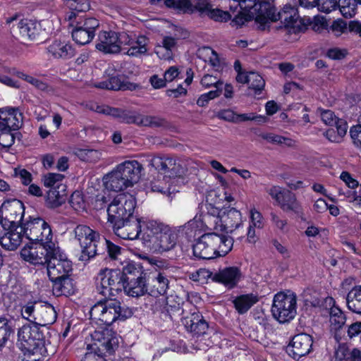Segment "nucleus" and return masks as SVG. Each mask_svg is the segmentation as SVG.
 Here are the masks:
<instances>
[{"mask_svg": "<svg viewBox=\"0 0 361 361\" xmlns=\"http://www.w3.org/2000/svg\"><path fill=\"white\" fill-rule=\"evenodd\" d=\"M270 216L271 221L274 226L283 233L286 232L287 220L286 219H281L279 216L274 212H271Z\"/></svg>", "mask_w": 361, "mask_h": 361, "instance_id": "bf43d9fd", "label": "nucleus"}, {"mask_svg": "<svg viewBox=\"0 0 361 361\" xmlns=\"http://www.w3.org/2000/svg\"><path fill=\"white\" fill-rule=\"evenodd\" d=\"M47 274L49 279H57L66 275L70 274L73 271V265L66 255L63 253L59 247L55 245L51 248L49 255H48Z\"/></svg>", "mask_w": 361, "mask_h": 361, "instance_id": "f8f14e48", "label": "nucleus"}, {"mask_svg": "<svg viewBox=\"0 0 361 361\" xmlns=\"http://www.w3.org/2000/svg\"><path fill=\"white\" fill-rule=\"evenodd\" d=\"M261 12L265 13L266 24L269 20L272 22L280 20L284 26L290 27L299 18L297 8L290 4L285 5L281 11L276 13V8L270 3H265L261 6Z\"/></svg>", "mask_w": 361, "mask_h": 361, "instance_id": "2eb2a0df", "label": "nucleus"}, {"mask_svg": "<svg viewBox=\"0 0 361 361\" xmlns=\"http://www.w3.org/2000/svg\"><path fill=\"white\" fill-rule=\"evenodd\" d=\"M118 33L113 31L101 32L96 48L105 54H116L120 51Z\"/></svg>", "mask_w": 361, "mask_h": 361, "instance_id": "c85d7f7f", "label": "nucleus"}, {"mask_svg": "<svg viewBox=\"0 0 361 361\" xmlns=\"http://www.w3.org/2000/svg\"><path fill=\"white\" fill-rule=\"evenodd\" d=\"M185 307H189V312L183 318V323L187 330L197 336L206 334L209 328L208 323L198 312L197 307L188 302Z\"/></svg>", "mask_w": 361, "mask_h": 361, "instance_id": "aec40b11", "label": "nucleus"}, {"mask_svg": "<svg viewBox=\"0 0 361 361\" xmlns=\"http://www.w3.org/2000/svg\"><path fill=\"white\" fill-rule=\"evenodd\" d=\"M154 52L159 59L169 60L173 58L172 50H169L161 45H157L154 48Z\"/></svg>", "mask_w": 361, "mask_h": 361, "instance_id": "0e129e2a", "label": "nucleus"}, {"mask_svg": "<svg viewBox=\"0 0 361 361\" xmlns=\"http://www.w3.org/2000/svg\"><path fill=\"white\" fill-rule=\"evenodd\" d=\"M69 202L71 207L76 211H82L85 208V202L80 191L73 192L70 197Z\"/></svg>", "mask_w": 361, "mask_h": 361, "instance_id": "603ef678", "label": "nucleus"}, {"mask_svg": "<svg viewBox=\"0 0 361 361\" xmlns=\"http://www.w3.org/2000/svg\"><path fill=\"white\" fill-rule=\"evenodd\" d=\"M193 5L190 0H165V5L169 7L181 11L183 13H193L195 11L202 15L207 8L211 5L209 0H195Z\"/></svg>", "mask_w": 361, "mask_h": 361, "instance_id": "a878e982", "label": "nucleus"}, {"mask_svg": "<svg viewBox=\"0 0 361 361\" xmlns=\"http://www.w3.org/2000/svg\"><path fill=\"white\" fill-rule=\"evenodd\" d=\"M36 317L35 324L47 326L52 324L56 321L57 312L52 305L48 302H39L36 310Z\"/></svg>", "mask_w": 361, "mask_h": 361, "instance_id": "72a5a7b5", "label": "nucleus"}, {"mask_svg": "<svg viewBox=\"0 0 361 361\" xmlns=\"http://www.w3.org/2000/svg\"><path fill=\"white\" fill-rule=\"evenodd\" d=\"M47 53L54 59L68 60L75 55L76 51L71 44L55 40L47 47Z\"/></svg>", "mask_w": 361, "mask_h": 361, "instance_id": "bb28decb", "label": "nucleus"}, {"mask_svg": "<svg viewBox=\"0 0 361 361\" xmlns=\"http://www.w3.org/2000/svg\"><path fill=\"white\" fill-rule=\"evenodd\" d=\"M142 267L135 262H128L121 271V276L126 286V294L132 297L143 295L142 284L147 276Z\"/></svg>", "mask_w": 361, "mask_h": 361, "instance_id": "6e6552de", "label": "nucleus"}, {"mask_svg": "<svg viewBox=\"0 0 361 361\" xmlns=\"http://www.w3.org/2000/svg\"><path fill=\"white\" fill-rule=\"evenodd\" d=\"M52 282V291L54 295L69 296L75 293L76 287L74 281L70 274L60 276L57 279H49Z\"/></svg>", "mask_w": 361, "mask_h": 361, "instance_id": "2f4dec72", "label": "nucleus"}, {"mask_svg": "<svg viewBox=\"0 0 361 361\" xmlns=\"http://www.w3.org/2000/svg\"><path fill=\"white\" fill-rule=\"evenodd\" d=\"M13 36L18 40L32 39L37 34L36 24L27 19L20 20L16 25L11 27Z\"/></svg>", "mask_w": 361, "mask_h": 361, "instance_id": "cd10ccee", "label": "nucleus"}, {"mask_svg": "<svg viewBox=\"0 0 361 361\" xmlns=\"http://www.w3.org/2000/svg\"><path fill=\"white\" fill-rule=\"evenodd\" d=\"M221 230L232 233L242 224L241 213L235 208H230L221 216Z\"/></svg>", "mask_w": 361, "mask_h": 361, "instance_id": "473e14b6", "label": "nucleus"}, {"mask_svg": "<svg viewBox=\"0 0 361 361\" xmlns=\"http://www.w3.org/2000/svg\"><path fill=\"white\" fill-rule=\"evenodd\" d=\"M312 337L307 334L295 335L286 348L287 354L295 360L308 355L312 348Z\"/></svg>", "mask_w": 361, "mask_h": 361, "instance_id": "412c9836", "label": "nucleus"}, {"mask_svg": "<svg viewBox=\"0 0 361 361\" xmlns=\"http://www.w3.org/2000/svg\"><path fill=\"white\" fill-rule=\"evenodd\" d=\"M25 213L23 202L17 199L5 201L0 206V225L2 228L18 227L23 225Z\"/></svg>", "mask_w": 361, "mask_h": 361, "instance_id": "9b49d317", "label": "nucleus"}, {"mask_svg": "<svg viewBox=\"0 0 361 361\" xmlns=\"http://www.w3.org/2000/svg\"><path fill=\"white\" fill-rule=\"evenodd\" d=\"M104 305H106V300L97 302L90 310V314L92 319L98 320L102 322V319L104 310Z\"/></svg>", "mask_w": 361, "mask_h": 361, "instance_id": "864d4df0", "label": "nucleus"}, {"mask_svg": "<svg viewBox=\"0 0 361 361\" xmlns=\"http://www.w3.org/2000/svg\"><path fill=\"white\" fill-rule=\"evenodd\" d=\"M116 168L125 178L124 180L130 187L139 181L143 170L142 165L137 160L125 161L118 164Z\"/></svg>", "mask_w": 361, "mask_h": 361, "instance_id": "393cba45", "label": "nucleus"}, {"mask_svg": "<svg viewBox=\"0 0 361 361\" xmlns=\"http://www.w3.org/2000/svg\"><path fill=\"white\" fill-rule=\"evenodd\" d=\"M15 175L20 179L21 183L25 185H28L32 180V174L24 169H15Z\"/></svg>", "mask_w": 361, "mask_h": 361, "instance_id": "13d9d810", "label": "nucleus"}, {"mask_svg": "<svg viewBox=\"0 0 361 361\" xmlns=\"http://www.w3.org/2000/svg\"><path fill=\"white\" fill-rule=\"evenodd\" d=\"M140 115V114L137 111L124 109L122 123L127 124H135L138 126Z\"/></svg>", "mask_w": 361, "mask_h": 361, "instance_id": "6e6d98bb", "label": "nucleus"}, {"mask_svg": "<svg viewBox=\"0 0 361 361\" xmlns=\"http://www.w3.org/2000/svg\"><path fill=\"white\" fill-rule=\"evenodd\" d=\"M197 274L204 279H211L212 281L222 283L229 289L235 287L242 276L240 269L237 267H226L216 273L201 269Z\"/></svg>", "mask_w": 361, "mask_h": 361, "instance_id": "dca6fc26", "label": "nucleus"}, {"mask_svg": "<svg viewBox=\"0 0 361 361\" xmlns=\"http://www.w3.org/2000/svg\"><path fill=\"white\" fill-rule=\"evenodd\" d=\"M202 15L207 16L211 19L216 21L226 22L231 18V15L228 12L224 11L218 8L212 9L211 5L207 8V11H205Z\"/></svg>", "mask_w": 361, "mask_h": 361, "instance_id": "09e8293b", "label": "nucleus"}, {"mask_svg": "<svg viewBox=\"0 0 361 361\" xmlns=\"http://www.w3.org/2000/svg\"><path fill=\"white\" fill-rule=\"evenodd\" d=\"M39 302L30 301L25 305L21 309L22 317L30 322L35 324L36 322V310Z\"/></svg>", "mask_w": 361, "mask_h": 361, "instance_id": "49530a36", "label": "nucleus"}, {"mask_svg": "<svg viewBox=\"0 0 361 361\" xmlns=\"http://www.w3.org/2000/svg\"><path fill=\"white\" fill-rule=\"evenodd\" d=\"M4 233L0 235L1 246L9 251L16 250L20 245L22 241L23 232L20 230V226L3 228Z\"/></svg>", "mask_w": 361, "mask_h": 361, "instance_id": "c756f323", "label": "nucleus"}, {"mask_svg": "<svg viewBox=\"0 0 361 361\" xmlns=\"http://www.w3.org/2000/svg\"><path fill=\"white\" fill-rule=\"evenodd\" d=\"M150 165L160 173L169 178L180 176L183 169L180 163L173 157L156 156L151 159Z\"/></svg>", "mask_w": 361, "mask_h": 361, "instance_id": "4be33fe9", "label": "nucleus"}, {"mask_svg": "<svg viewBox=\"0 0 361 361\" xmlns=\"http://www.w3.org/2000/svg\"><path fill=\"white\" fill-rule=\"evenodd\" d=\"M349 354L350 353L345 345H339L335 353V359L336 361H347Z\"/></svg>", "mask_w": 361, "mask_h": 361, "instance_id": "338daca9", "label": "nucleus"}, {"mask_svg": "<svg viewBox=\"0 0 361 361\" xmlns=\"http://www.w3.org/2000/svg\"><path fill=\"white\" fill-rule=\"evenodd\" d=\"M104 240L106 245V249L109 257L114 259H116L117 256L121 254V247L114 244L106 239H104Z\"/></svg>", "mask_w": 361, "mask_h": 361, "instance_id": "e2e57ef3", "label": "nucleus"}, {"mask_svg": "<svg viewBox=\"0 0 361 361\" xmlns=\"http://www.w3.org/2000/svg\"><path fill=\"white\" fill-rule=\"evenodd\" d=\"M17 336V344L30 361H40L49 355L45 337L37 326L23 325L18 329Z\"/></svg>", "mask_w": 361, "mask_h": 361, "instance_id": "7ed1b4c3", "label": "nucleus"}, {"mask_svg": "<svg viewBox=\"0 0 361 361\" xmlns=\"http://www.w3.org/2000/svg\"><path fill=\"white\" fill-rule=\"evenodd\" d=\"M347 54L345 49H340L338 48L330 49L327 51V56L331 59L340 60L343 59Z\"/></svg>", "mask_w": 361, "mask_h": 361, "instance_id": "774afa93", "label": "nucleus"}, {"mask_svg": "<svg viewBox=\"0 0 361 361\" xmlns=\"http://www.w3.org/2000/svg\"><path fill=\"white\" fill-rule=\"evenodd\" d=\"M21 136L20 132L0 128V146L8 149L14 144L16 139L20 140Z\"/></svg>", "mask_w": 361, "mask_h": 361, "instance_id": "79ce46f5", "label": "nucleus"}, {"mask_svg": "<svg viewBox=\"0 0 361 361\" xmlns=\"http://www.w3.org/2000/svg\"><path fill=\"white\" fill-rule=\"evenodd\" d=\"M124 179L125 178L122 176V174L115 168L104 176L102 180L106 190L120 192L130 187Z\"/></svg>", "mask_w": 361, "mask_h": 361, "instance_id": "f704fd0d", "label": "nucleus"}, {"mask_svg": "<svg viewBox=\"0 0 361 361\" xmlns=\"http://www.w3.org/2000/svg\"><path fill=\"white\" fill-rule=\"evenodd\" d=\"M133 315V311L116 299L106 300L102 322L107 326L121 320L124 321Z\"/></svg>", "mask_w": 361, "mask_h": 361, "instance_id": "a211bd4d", "label": "nucleus"}, {"mask_svg": "<svg viewBox=\"0 0 361 361\" xmlns=\"http://www.w3.org/2000/svg\"><path fill=\"white\" fill-rule=\"evenodd\" d=\"M122 80L118 76H112L94 85L97 88L109 90H120Z\"/></svg>", "mask_w": 361, "mask_h": 361, "instance_id": "de8ad7c7", "label": "nucleus"}, {"mask_svg": "<svg viewBox=\"0 0 361 361\" xmlns=\"http://www.w3.org/2000/svg\"><path fill=\"white\" fill-rule=\"evenodd\" d=\"M258 301L259 297L257 294L249 293L235 297L233 300V303L236 311L239 314H243Z\"/></svg>", "mask_w": 361, "mask_h": 361, "instance_id": "e433bc0d", "label": "nucleus"}, {"mask_svg": "<svg viewBox=\"0 0 361 361\" xmlns=\"http://www.w3.org/2000/svg\"><path fill=\"white\" fill-rule=\"evenodd\" d=\"M320 116L322 121L329 126H334L336 121L338 120V117L335 115L334 112L331 110H321Z\"/></svg>", "mask_w": 361, "mask_h": 361, "instance_id": "4d7b16f0", "label": "nucleus"}, {"mask_svg": "<svg viewBox=\"0 0 361 361\" xmlns=\"http://www.w3.org/2000/svg\"><path fill=\"white\" fill-rule=\"evenodd\" d=\"M20 230L31 242L47 245L48 249L55 245L52 242L53 233L49 224L40 217L34 218L20 225Z\"/></svg>", "mask_w": 361, "mask_h": 361, "instance_id": "423d86ee", "label": "nucleus"}, {"mask_svg": "<svg viewBox=\"0 0 361 361\" xmlns=\"http://www.w3.org/2000/svg\"><path fill=\"white\" fill-rule=\"evenodd\" d=\"M148 42L149 39L143 35L138 36L136 39H133V42H131L132 44H130L127 51V54L132 56H138L146 54Z\"/></svg>", "mask_w": 361, "mask_h": 361, "instance_id": "a19ab883", "label": "nucleus"}, {"mask_svg": "<svg viewBox=\"0 0 361 361\" xmlns=\"http://www.w3.org/2000/svg\"><path fill=\"white\" fill-rule=\"evenodd\" d=\"M297 298L294 294L280 292L273 299L271 313L275 319L285 323L293 319L296 315Z\"/></svg>", "mask_w": 361, "mask_h": 361, "instance_id": "9d476101", "label": "nucleus"}, {"mask_svg": "<svg viewBox=\"0 0 361 361\" xmlns=\"http://www.w3.org/2000/svg\"><path fill=\"white\" fill-rule=\"evenodd\" d=\"M259 137L271 144L284 145L287 147H293L295 145V141L292 139L271 133H261Z\"/></svg>", "mask_w": 361, "mask_h": 361, "instance_id": "37998d69", "label": "nucleus"}, {"mask_svg": "<svg viewBox=\"0 0 361 361\" xmlns=\"http://www.w3.org/2000/svg\"><path fill=\"white\" fill-rule=\"evenodd\" d=\"M252 226L258 228L263 227L262 216L259 212L255 209L250 210V224Z\"/></svg>", "mask_w": 361, "mask_h": 361, "instance_id": "052dcab7", "label": "nucleus"}, {"mask_svg": "<svg viewBox=\"0 0 361 361\" xmlns=\"http://www.w3.org/2000/svg\"><path fill=\"white\" fill-rule=\"evenodd\" d=\"M201 84L205 87H210L214 86L218 87L222 85L223 82H220L217 78L211 75H205L201 80Z\"/></svg>", "mask_w": 361, "mask_h": 361, "instance_id": "680f3d73", "label": "nucleus"}, {"mask_svg": "<svg viewBox=\"0 0 361 361\" xmlns=\"http://www.w3.org/2000/svg\"><path fill=\"white\" fill-rule=\"evenodd\" d=\"M265 3H269L267 1H259V0H241L238 4L234 6V8L236 9L238 7L243 11L250 13L249 17L255 16L256 22L261 25H266V20H264L265 13L261 12V6ZM233 6L230 5V8L233 9Z\"/></svg>", "mask_w": 361, "mask_h": 361, "instance_id": "7c9ffc66", "label": "nucleus"}, {"mask_svg": "<svg viewBox=\"0 0 361 361\" xmlns=\"http://www.w3.org/2000/svg\"><path fill=\"white\" fill-rule=\"evenodd\" d=\"M95 287L97 293L105 298L115 296L122 290L126 293L120 269H101L95 279Z\"/></svg>", "mask_w": 361, "mask_h": 361, "instance_id": "39448f33", "label": "nucleus"}, {"mask_svg": "<svg viewBox=\"0 0 361 361\" xmlns=\"http://www.w3.org/2000/svg\"><path fill=\"white\" fill-rule=\"evenodd\" d=\"M66 185H58V188H50L46 195V205L51 209L57 208L66 202Z\"/></svg>", "mask_w": 361, "mask_h": 361, "instance_id": "c9c22d12", "label": "nucleus"}, {"mask_svg": "<svg viewBox=\"0 0 361 361\" xmlns=\"http://www.w3.org/2000/svg\"><path fill=\"white\" fill-rule=\"evenodd\" d=\"M23 125V115L18 107L0 108V128L15 132Z\"/></svg>", "mask_w": 361, "mask_h": 361, "instance_id": "b1692460", "label": "nucleus"}, {"mask_svg": "<svg viewBox=\"0 0 361 361\" xmlns=\"http://www.w3.org/2000/svg\"><path fill=\"white\" fill-rule=\"evenodd\" d=\"M169 283V276L165 271H156L147 274L142 284L143 295L147 294L154 298L166 295L170 287Z\"/></svg>", "mask_w": 361, "mask_h": 361, "instance_id": "4468645a", "label": "nucleus"}, {"mask_svg": "<svg viewBox=\"0 0 361 361\" xmlns=\"http://www.w3.org/2000/svg\"><path fill=\"white\" fill-rule=\"evenodd\" d=\"M267 193L274 199L284 212H293L298 216L303 214V209L295 195L288 190L274 185L267 189Z\"/></svg>", "mask_w": 361, "mask_h": 361, "instance_id": "ddd939ff", "label": "nucleus"}, {"mask_svg": "<svg viewBox=\"0 0 361 361\" xmlns=\"http://www.w3.org/2000/svg\"><path fill=\"white\" fill-rule=\"evenodd\" d=\"M75 239L79 243L81 247V255L79 260L87 262L98 255V243L100 240L99 233L90 227L80 224L73 231Z\"/></svg>", "mask_w": 361, "mask_h": 361, "instance_id": "0eeeda50", "label": "nucleus"}, {"mask_svg": "<svg viewBox=\"0 0 361 361\" xmlns=\"http://www.w3.org/2000/svg\"><path fill=\"white\" fill-rule=\"evenodd\" d=\"M51 249L47 245L35 243L26 245L20 250L22 259L33 265H44L47 262Z\"/></svg>", "mask_w": 361, "mask_h": 361, "instance_id": "5701e85b", "label": "nucleus"}, {"mask_svg": "<svg viewBox=\"0 0 361 361\" xmlns=\"http://www.w3.org/2000/svg\"><path fill=\"white\" fill-rule=\"evenodd\" d=\"M145 224L142 239L154 252H164L175 247L178 235L169 226L154 220Z\"/></svg>", "mask_w": 361, "mask_h": 361, "instance_id": "f03ea898", "label": "nucleus"}, {"mask_svg": "<svg viewBox=\"0 0 361 361\" xmlns=\"http://www.w3.org/2000/svg\"><path fill=\"white\" fill-rule=\"evenodd\" d=\"M14 334V328L11 319L0 317V351L11 340Z\"/></svg>", "mask_w": 361, "mask_h": 361, "instance_id": "58836bf2", "label": "nucleus"}, {"mask_svg": "<svg viewBox=\"0 0 361 361\" xmlns=\"http://www.w3.org/2000/svg\"><path fill=\"white\" fill-rule=\"evenodd\" d=\"M135 216L119 221L113 224L115 234L125 240H135L142 232V227H145V223Z\"/></svg>", "mask_w": 361, "mask_h": 361, "instance_id": "6ab92c4d", "label": "nucleus"}, {"mask_svg": "<svg viewBox=\"0 0 361 361\" xmlns=\"http://www.w3.org/2000/svg\"><path fill=\"white\" fill-rule=\"evenodd\" d=\"M135 197L130 193H120L108 204V221L114 224L133 215Z\"/></svg>", "mask_w": 361, "mask_h": 361, "instance_id": "1a4fd4ad", "label": "nucleus"}, {"mask_svg": "<svg viewBox=\"0 0 361 361\" xmlns=\"http://www.w3.org/2000/svg\"><path fill=\"white\" fill-rule=\"evenodd\" d=\"M10 73L23 80L27 81V82L32 85L38 90H40L42 91H48L49 90V85L46 82H44L37 78H35L30 75H28L21 71H17L16 68H13L10 71Z\"/></svg>", "mask_w": 361, "mask_h": 361, "instance_id": "c03bdc74", "label": "nucleus"}, {"mask_svg": "<svg viewBox=\"0 0 361 361\" xmlns=\"http://www.w3.org/2000/svg\"><path fill=\"white\" fill-rule=\"evenodd\" d=\"M233 240L231 237L208 233L201 235L192 246L194 255L202 259H211L226 255L232 249Z\"/></svg>", "mask_w": 361, "mask_h": 361, "instance_id": "f257e3e1", "label": "nucleus"}, {"mask_svg": "<svg viewBox=\"0 0 361 361\" xmlns=\"http://www.w3.org/2000/svg\"><path fill=\"white\" fill-rule=\"evenodd\" d=\"M346 304L349 310L361 314V286H355L347 295Z\"/></svg>", "mask_w": 361, "mask_h": 361, "instance_id": "ea45409f", "label": "nucleus"}, {"mask_svg": "<svg viewBox=\"0 0 361 361\" xmlns=\"http://www.w3.org/2000/svg\"><path fill=\"white\" fill-rule=\"evenodd\" d=\"M164 124V120L152 116L140 115L138 126L160 127Z\"/></svg>", "mask_w": 361, "mask_h": 361, "instance_id": "3c124183", "label": "nucleus"}, {"mask_svg": "<svg viewBox=\"0 0 361 361\" xmlns=\"http://www.w3.org/2000/svg\"><path fill=\"white\" fill-rule=\"evenodd\" d=\"M317 7L319 11L324 13H330L335 10L338 3L336 0H317Z\"/></svg>", "mask_w": 361, "mask_h": 361, "instance_id": "5fc2aeb1", "label": "nucleus"}, {"mask_svg": "<svg viewBox=\"0 0 361 361\" xmlns=\"http://www.w3.org/2000/svg\"><path fill=\"white\" fill-rule=\"evenodd\" d=\"M340 178L345 183L348 188L354 189L356 188L359 185L358 181L354 179L347 171H343Z\"/></svg>", "mask_w": 361, "mask_h": 361, "instance_id": "69168bd1", "label": "nucleus"}, {"mask_svg": "<svg viewBox=\"0 0 361 361\" xmlns=\"http://www.w3.org/2000/svg\"><path fill=\"white\" fill-rule=\"evenodd\" d=\"M72 30L73 39L78 44L90 43L95 35V31L99 26V22L94 18H80L75 21Z\"/></svg>", "mask_w": 361, "mask_h": 361, "instance_id": "f3484780", "label": "nucleus"}, {"mask_svg": "<svg viewBox=\"0 0 361 361\" xmlns=\"http://www.w3.org/2000/svg\"><path fill=\"white\" fill-rule=\"evenodd\" d=\"M92 343L87 344L85 354H93L95 357L105 359L108 354L111 355L118 348L119 337L109 329L94 331L91 334Z\"/></svg>", "mask_w": 361, "mask_h": 361, "instance_id": "20e7f679", "label": "nucleus"}, {"mask_svg": "<svg viewBox=\"0 0 361 361\" xmlns=\"http://www.w3.org/2000/svg\"><path fill=\"white\" fill-rule=\"evenodd\" d=\"M247 84L249 88L255 91V94H259L265 85V82L260 75L255 72H250L248 74Z\"/></svg>", "mask_w": 361, "mask_h": 361, "instance_id": "a18cd8bd", "label": "nucleus"}, {"mask_svg": "<svg viewBox=\"0 0 361 361\" xmlns=\"http://www.w3.org/2000/svg\"><path fill=\"white\" fill-rule=\"evenodd\" d=\"M329 317L331 329L336 331L335 338L337 341H339L341 337L338 336L337 331L345 325L346 322L345 314L339 307L334 305L330 308Z\"/></svg>", "mask_w": 361, "mask_h": 361, "instance_id": "4c0bfd02", "label": "nucleus"}, {"mask_svg": "<svg viewBox=\"0 0 361 361\" xmlns=\"http://www.w3.org/2000/svg\"><path fill=\"white\" fill-rule=\"evenodd\" d=\"M63 178L64 176L61 173H49L43 176L42 181L47 188H58V185H63L61 183Z\"/></svg>", "mask_w": 361, "mask_h": 361, "instance_id": "8fccbe9b", "label": "nucleus"}]
</instances>
